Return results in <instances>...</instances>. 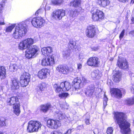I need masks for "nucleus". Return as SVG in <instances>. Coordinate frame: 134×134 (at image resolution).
Returning <instances> with one entry per match:
<instances>
[{
	"label": "nucleus",
	"mask_w": 134,
	"mask_h": 134,
	"mask_svg": "<svg viewBox=\"0 0 134 134\" xmlns=\"http://www.w3.org/2000/svg\"><path fill=\"white\" fill-rule=\"evenodd\" d=\"M113 129L112 127H108L107 130V133L108 134H113Z\"/></svg>",
	"instance_id": "40"
},
{
	"label": "nucleus",
	"mask_w": 134,
	"mask_h": 134,
	"mask_svg": "<svg viewBox=\"0 0 134 134\" xmlns=\"http://www.w3.org/2000/svg\"><path fill=\"white\" fill-rule=\"evenodd\" d=\"M70 18L71 19L75 18L76 15V12L74 10H70L69 12Z\"/></svg>",
	"instance_id": "33"
},
{
	"label": "nucleus",
	"mask_w": 134,
	"mask_h": 134,
	"mask_svg": "<svg viewBox=\"0 0 134 134\" xmlns=\"http://www.w3.org/2000/svg\"><path fill=\"white\" fill-rule=\"evenodd\" d=\"M110 2L109 0H97L98 4L101 7H105L109 5Z\"/></svg>",
	"instance_id": "24"
},
{
	"label": "nucleus",
	"mask_w": 134,
	"mask_h": 134,
	"mask_svg": "<svg viewBox=\"0 0 134 134\" xmlns=\"http://www.w3.org/2000/svg\"><path fill=\"white\" fill-rule=\"evenodd\" d=\"M93 14L92 18L94 21H100L104 18V13L99 9H95Z\"/></svg>",
	"instance_id": "11"
},
{
	"label": "nucleus",
	"mask_w": 134,
	"mask_h": 134,
	"mask_svg": "<svg viewBox=\"0 0 134 134\" xmlns=\"http://www.w3.org/2000/svg\"><path fill=\"white\" fill-rule=\"evenodd\" d=\"M44 20L41 17H35L32 18L31 20V23L32 25L35 27L38 28H41L44 25Z\"/></svg>",
	"instance_id": "6"
},
{
	"label": "nucleus",
	"mask_w": 134,
	"mask_h": 134,
	"mask_svg": "<svg viewBox=\"0 0 134 134\" xmlns=\"http://www.w3.org/2000/svg\"><path fill=\"white\" fill-rule=\"evenodd\" d=\"M66 67H65L62 65H58L56 68V70L58 72L64 74H67L66 70Z\"/></svg>",
	"instance_id": "22"
},
{
	"label": "nucleus",
	"mask_w": 134,
	"mask_h": 134,
	"mask_svg": "<svg viewBox=\"0 0 134 134\" xmlns=\"http://www.w3.org/2000/svg\"><path fill=\"white\" fill-rule=\"evenodd\" d=\"M51 9L50 7L49 6H48L47 5H46V9H45V11L46 10H49Z\"/></svg>",
	"instance_id": "54"
},
{
	"label": "nucleus",
	"mask_w": 134,
	"mask_h": 134,
	"mask_svg": "<svg viewBox=\"0 0 134 134\" xmlns=\"http://www.w3.org/2000/svg\"><path fill=\"white\" fill-rule=\"evenodd\" d=\"M30 75L29 74L26 72L23 73L20 77V83L22 87H26L30 81Z\"/></svg>",
	"instance_id": "7"
},
{
	"label": "nucleus",
	"mask_w": 134,
	"mask_h": 134,
	"mask_svg": "<svg viewBox=\"0 0 134 134\" xmlns=\"http://www.w3.org/2000/svg\"><path fill=\"white\" fill-rule=\"evenodd\" d=\"M71 130L72 129H69L64 134H70Z\"/></svg>",
	"instance_id": "51"
},
{
	"label": "nucleus",
	"mask_w": 134,
	"mask_h": 134,
	"mask_svg": "<svg viewBox=\"0 0 134 134\" xmlns=\"http://www.w3.org/2000/svg\"><path fill=\"white\" fill-rule=\"evenodd\" d=\"M69 96V94L65 92L59 95V97L61 98H65Z\"/></svg>",
	"instance_id": "36"
},
{
	"label": "nucleus",
	"mask_w": 134,
	"mask_h": 134,
	"mask_svg": "<svg viewBox=\"0 0 134 134\" xmlns=\"http://www.w3.org/2000/svg\"><path fill=\"white\" fill-rule=\"evenodd\" d=\"M44 9L43 8H41L37 10L35 13L36 15H38L39 14H41L43 13L44 11Z\"/></svg>",
	"instance_id": "42"
},
{
	"label": "nucleus",
	"mask_w": 134,
	"mask_h": 134,
	"mask_svg": "<svg viewBox=\"0 0 134 134\" xmlns=\"http://www.w3.org/2000/svg\"><path fill=\"white\" fill-rule=\"evenodd\" d=\"M19 87V81L16 79H14L12 81V88L13 90L18 89Z\"/></svg>",
	"instance_id": "29"
},
{
	"label": "nucleus",
	"mask_w": 134,
	"mask_h": 134,
	"mask_svg": "<svg viewBox=\"0 0 134 134\" xmlns=\"http://www.w3.org/2000/svg\"><path fill=\"white\" fill-rule=\"evenodd\" d=\"M117 65L119 68L122 69L127 70L129 69L128 63L125 59H119L118 60Z\"/></svg>",
	"instance_id": "13"
},
{
	"label": "nucleus",
	"mask_w": 134,
	"mask_h": 134,
	"mask_svg": "<svg viewBox=\"0 0 134 134\" xmlns=\"http://www.w3.org/2000/svg\"><path fill=\"white\" fill-rule=\"evenodd\" d=\"M51 134H61V133L57 131H54L52 132Z\"/></svg>",
	"instance_id": "53"
},
{
	"label": "nucleus",
	"mask_w": 134,
	"mask_h": 134,
	"mask_svg": "<svg viewBox=\"0 0 134 134\" xmlns=\"http://www.w3.org/2000/svg\"><path fill=\"white\" fill-rule=\"evenodd\" d=\"M6 70L5 68L0 66V80L4 79L5 77Z\"/></svg>",
	"instance_id": "25"
},
{
	"label": "nucleus",
	"mask_w": 134,
	"mask_h": 134,
	"mask_svg": "<svg viewBox=\"0 0 134 134\" xmlns=\"http://www.w3.org/2000/svg\"><path fill=\"white\" fill-rule=\"evenodd\" d=\"M48 70L44 68L40 70L38 72V76L41 79H44L47 77Z\"/></svg>",
	"instance_id": "19"
},
{
	"label": "nucleus",
	"mask_w": 134,
	"mask_h": 134,
	"mask_svg": "<svg viewBox=\"0 0 134 134\" xmlns=\"http://www.w3.org/2000/svg\"><path fill=\"white\" fill-rule=\"evenodd\" d=\"M61 125V123L58 120L49 119L47 121V126L52 129H57Z\"/></svg>",
	"instance_id": "10"
},
{
	"label": "nucleus",
	"mask_w": 134,
	"mask_h": 134,
	"mask_svg": "<svg viewBox=\"0 0 134 134\" xmlns=\"http://www.w3.org/2000/svg\"><path fill=\"white\" fill-rule=\"evenodd\" d=\"M79 57L80 60L81 61L84 58V56L82 54H80L79 55Z\"/></svg>",
	"instance_id": "50"
},
{
	"label": "nucleus",
	"mask_w": 134,
	"mask_h": 134,
	"mask_svg": "<svg viewBox=\"0 0 134 134\" xmlns=\"http://www.w3.org/2000/svg\"><path fill=\"white\" fill-rule=\"evenodd\" d=\"M15 26V24H12L11 26H8L6 28V31L7 32H11Z\"/></svg>",
	"instance_id": "37"
},
{
	"label": "nucleus",
	"mask_w": 134,
	"mask_h": 134,
	"mask_svg": "<svg viewBox=\"0 0 134 134\" xmlns=\"http://www.w3.org/2000/svg\"><path fill=\"white\" fill-rule=\"evenodd\" d=\"M102 76L101 72L98 70H94L91 73V77L93 79H99Z\"/></svg>",
	"instance_id": "21"
},
{
	"label": "nucleus",
	"mask_w": 134,
	"mask_h": 134,
	"mask_svg": "<svg viewBox=\"0 0 134 134\" xmlns=\"http://www.w3.org/2000/svg\"><path fill=\"white\" fill-rule=\"evenodd\" d=\"M7 103L9 105H15L20 103L19 99L16 97L13 96L8 98L7 100Z\"/></svg>",
	"instance_id": "18"
},
{
	"label": "nucleus",
	"mask_w": 134,
	"mask_h": 134,
	"mask_svg": "<svg viewBox=\"0 0 134 134\" xmlns=\"http://www.w3.org/2000/svg\"><path fill=\"white\" fill-rule=\"evenodd\" d=\"M0 134H3L2 133L0 132Z\"/></svg>",
	"instance_id": "62"
},
{
	"label": "nucleus",
	"mask_w": 134,
	"mask_h": 134,
	"mask_svg": "<svg viewBox=\"0 0 134 134\" xmlns=\"http://www.w3.org/2000/svg\"><path fill=\"white\" fill-rule=\"evenodd\" d=\"M65 55L66 56V57H67L69 55H66L65 54Z\"/></svg>",
	"instance_id": "61"
},
{
	"label": "nucleus",
	"mask_w": 134,
	"mask_h": 134,
	"mask_svg": "<svg viewBox=\"0 0 134 134\" xmlns=\"http://www.w3.org/2000/svg\"><path fill=\"white\" fill-rule=\"evenodd\" d=\"M5 24V23L4 22H1L0 21V25H4Z\"/></svg>",
	"instance_id": "59"
},
{
	"label": "nucleus",
	"mask_w": 134,
	"mask_h": 134,
	"mask_svg": "<svg viewBox=\"0 0 134 134\" xmlns=\"http://www.w3.org/2000/svg\"><path fill=\"white\" fill-rule=\"evenodd\" d=\"M76 45V43L72 40L70 41L68 45V48L70 50L73 49Z\"/></svg>",
	"instance_id": "32"
},
{
	"label": "nucleus",
	"mask_w": 134,
	"mask_h": 134,
	"mask_svg": "<svg viewBox=\"0 0 134 134\" xmlns=\"http://www.w3.org/2000/svg\"><path fill=\"white\" fill-rule=\"evenodd\" d=\"M21 66L17 64H11L9 66L10 70L12 71H14L15 70H16L18 69Z\"/></svg>",
	"instance_id": "30"
},
{
	"label": "nucleus",
	"mask_w": 134,
	"mask_h": 134,
	"mask_svg": "<svg viewBox=\"0 0 134 134\" xmlns=\"http://www.w3.org/2000/svg\"><path fill=\"white\" fill-rule=\"evenodd\" d=\"M65 15V11L64 10L60 9L54 11L51 14L53 19L55 20H61Z\"/></svg>",
	"instance_id": "9"
},
{
	"label": "nucleus",
	"mask_w": 134,
	"mask_h": 134,
	"mask_svg": "<svg viewBox=\"0 0 134 134\" xmlns=\"http://www.w3.org/2000/svg\"><path fill=\"white\" fill-rule=\"evenodd\" d=\"M134 3V0H131V4H133Z\"/></svg>",
	"instance_id": "60"
},
{
	"label": "nucleus",
	"mask_w": 134,
	"mask_h": 134,
	"mask_svg": "<svg viewBox=\"0 0 134 134\" xmlns=\"http://www.w3.org/2000/svg\"><path fill=\"white\" fill-rule=\"evenodd\" d=\"M53 87L57 93H59L62 91H68L71 88V85L70 83L66 81L62 82L60 84H54Z\"/></svg>",
	"instance_id": "4"
},
{
	"label": "nucleus",
	"mask_w": 134,
	"mask_h": 134,
	"mask_svg": "<svg viewBox=\"0 0 134 134\" xmlns=\"http://www.w3.org/2000/svg\"><path fill=\"white\" fill-rule=\"evenodd\" d=\"M3 6L2 4H0V9L1 10L3 8Z\"/></svg>",
	"instance_id": "57"
},
{
	"label": "nucleus",
	"mask_w": 134,
	"mask_h": 134,
	"mask_svg": "<svg viewBox=\"0 0 134 134\" xmlns=\"http://www.w3.org/2000/svg\"><path fill=\"white\" fill-rule=\"evenodd\" d=\"M74 69L72 67L69 68L68 67H66V70L67 71V74L69 72H72L73 71Z\"/></svg>",
	"instance_id": "44"
},
{
	"label": "nucleus",
	"mask_w": 134,
	"mask_h": 134,
	"mask_svg": "<svg viewBox=\"0 0 134 134\" xmlns=\"http://www.w3.org/2000/svg\"><path fill=\"white\" fill-rule=\"evenodd\" d=\"M131 91L132 93H134V85H133L132 86Z\"/></svg>",
	"instance_id": "52"
},
{
	"label": "nucleus",
	"mask_w": 134,
	"mask_h": 134,
	"mask_svg": "<svg viewBox=\"0 0 134 134\" xmlns=\"http://www.w3.org/2000/svg\"><path fill=\"white\" fill-rule=\"evenodd\" d=\"M113 60V59H112V58L111 59V60Z\"/></svg>",
	"instance_id": "63"
},
{
	"label": "nucleus",
	"mask_w": 134,
	"mask_h": 134,
	"mask_svg": "<svg viewBox=\"0 0 134 134\" xmlns=\"http://www.w3.org/2000/svg\"><path fill=\"white\" fill-rule=\"evenodd\" d=\"M55 114V115L57 116V118L60 120H62L64 119L66 116L64 113L58 110L56 111Z\"/></svg>",
	"instance_id": "27"
},
{
	"label": "nucleus",
	"mask_w": 134,
	"mask_h": 134,
	"mask_svg": "<svg viewBox=\"0 0 134 134\" xmlns=\"http://www.w3.org/2000/svg\"><path fill=\"white\" fill-rule=\"evenodd\" d=\"M88 80H87L84 77H82V80H81V82L83 83V84H85L89 82Z\"/></svg>",
	"instance_id": "43"
},
{
	"label": "nucleus",
	"mask_w": 134,
	"mask_h": 134,
	"mask_svg": "<svg viewBox=\"0 0 134 134\" xmlns=\"http://www.w3.org/2000/svg\"><path fill=\"white\" fill-rule=\"evenodd\" d=\"M129 34L132 35H134V30L131 31L130 32Z\"/></svg>",
	"instance_id": "56"
},
{
	"label": "nucleus",
	"mask_w": 134,
	"mask_h": 134,
	"mask_svg": "<svg viewBox=\"0 0 134 134\" xmlns=\"http://www.w3.org/2000/svg\"><path fill=\"white\" fill-rule=\"evenodd\" d=\"M41 124L40 122L36 121H30L29 122L27 131L29 132L37 131L41 128Z\"/></svg>",
	"instance_id": "5"
},
{
	"label": "nucleus",
	"mask_w": 134,
	"mask_h": 134,
	"mask_svg": "<svg viewBox=\"0 0 134 134\" xmlns=\"http://www.w3.org/2000/svg\"><path fill=\"white\" fill-rule=\"evenodd\" d=\"M27 25L25 22L19 23L16 26L13 36L16 39L25 35L27 31Z\"/></svg>",
	"instance_id": "3"
},
{
	"label": "nucleus",
	"mask_w": 134,
	"mask_h": 134,
	"mask_svg": "<svg viewBox=\"0 0 134 134\" xmlns=\"http://www.w3.org/2000/svg\"><path fill=\"white\" fill-rule=\"evenodd\" d=\"M85 123L86 125H89L90 124L89 118H86L85 120Z\"/></svg>",
	"instance_id": "47"
},
{
	"label": "nucleus",
	"mask_w": 134,
	"mask_h": 134,
	"mask_svg": "<svg viewBox=\"0 0 134 134\" xmlns=\"http://www.w3.org/2000/svg\"><path fill=\"white\" fill-rule=\"evenodd\" d=\"M131 20L132 22V23L134 24V18L133 17L132 18Z\"/></svg>",
	"instance_id": "58"
},
{
	"label": "nucleus",
	"mask_w": 134,
	"mask_h": 134,
	"mask_svg": "<svg viewBox=\"0 0 134 134\" xmlns=\"http://www.w3.org/2000/svg\"><path fill=\"white\" fill-rule=\"evenodd\" d=\"M125 32V30L124 29L122 31L121 34H120L119 36V38L120 39L122 38L124 36V33Z\"/></svg>",
	"instance_id": "45"
},
{
	"label": "nucleus",
	"mask_w": 134,
	"mask_h": 134,
	"mask_svg": "<svg viewBox=\"0 0 134 134\" xmlns=\"http://www.w3.org/2000/svg\"><path fill=\"white\" fill-rule=\"evenodd\" d=\"M121 75V72L120 71L118 70L115 71V72L113 76L114 81L116 82H119L120 80Z\"/></svg>",
	"instance_id": "23"
},
{
	"label": "nucleus",
	"mask_w": 134,
	"mask_h": 134,
	"mask_svg": "<svg viewBox=\"0 0 134 134\" xmlns=\"http://www.w3.org/2000/svg\"><path fill=\"white\" fill-rule=\"evenodd\" d=\"M102 91V89L100 88H97L96 91V92L97 93L99 94L100 92Z\"/></svg>",
	"instance_id": "49"
},
{
	"label": "nucleus",
	"mask_w": 134,
	"mask_h": 134,
	"mask_svg": "<svg viewBox=\"0 0 134 134\" xmlns=\"http://www.w3.org/2000/svg\"><path fill=\"white\" fill-rule=\"evenodd\" d=\"M99 63L98 58L96 57L90 58L87 61V64L88 65L94 66H98Z\"/></svg>",
	"instance_id": "15"
},
{
	"label": "nucleus",
	"mask_w": 134,
	"mask_h": 134,
	"mask_svg": "<svg viewBox=\"0 0 134 134\" xmlns=\"http://www.w3.org/2000/svg\"><path fill=\"white\" fill-rule=\"evenodd\" d=\"M34 40L31 38H28L21 41L19 46V48L23 50L26 49L25 52V57L28 59L30 58L34 55L37 54L39 51V49L37 46L34 45L31 48L30 47L34 43Z\"/></svg>",
	"instance_id": "1"
},
{
	"label": "nucleus",
	"mask_w": 134,
	"mask_h": 134,
	"mask_svg": "<svg viewBox=\"0 0 134 134\" xmlns=\"http://www.w3.org/2000/svg\"><path fill=\"white\" fill-rule=\"evenodd\" d=\"M38 88L41 91L43 90L45 88V84L44 83H43L39 84L38 86Z\"/></svg>",
	"instance_id": "41"
},
{
	"label": "nucleus",
	"mask_w": 134,
	"mask_h": 134,
	"mask_svg": "<svg viewBox=\"0 0 134 134\" xmlns=\"http://www.w3.org/2000/svg\"><path fill=\"white\" fill-rule=\"evenodd\" d=\"M119 1L122 2H126L129 1V0H118Z\"/></svg>",
	"instance_id": "55"
},
{
	"label": "nucleus",
	"mask_w": 134,
	"mask_h": 134,
	"mask_svg": "<svg viewBox=\"0 0 134 134\" xmlns=\"http://www.w3.org/2000/svg\"><path fill=\"white\" fill-rule=\"evenodd\" d=\"M126 103L128 105L134 104V97L132 98L129 99L126 101Z\"/></svg>",
	"instance_id": "34"
},
{
	"label": "nucleus",
	"mask_w": 134,
	"mask_h": 134,
	"mask_svg": "<svg viewBox=\"0 0 134 134\" xmlns=\"http://www.w3.org/2000/svg\"><path fill=\"white\" fill-rule=\"evenodd\" d=\"M60 107L62 108L67 109L68 108V105L66 103H64V106H62V105H61Z\"/></svg>",
	"instance_id": "48"
},
{
	"label": "nucleus",
	"mask_w": 134,
	"mask_h": 134,
	"mask_svg": "<svg viewBox=\"0 0 134 134\" xmlns=\"http://www.w3.org/2000/svg\"><path fill=\"white\" fill-rule=\"evenodd\" d=\"M108 100V98L106 96L105 93L104 94V96L103 98V104L104 108L107 105V102Z\"/></svg>",
	"instance_id": "39"
},
{
	"label": "nucleus",
	"mask_w": 134,
	"mask_h": 134,
	"mask_svg": "<svg viewBox=\"0 0 134 134\" xmlns=\"http://www.w3.org/2000/svg\"><path fill=\"white\" fill-rule=\"evenodd\" d=\"M81 2V0H74L71 1L69 4V5L70 6L76 7L80 5Z\"/></svg>",
	"instance_id": "28"
},
{
	"label": "nucleus",
	"mask_w": 134,
	"mask_h": 134,
	"mask_svg": "<svg viewBox=\"0 0 134 134\" xmlns=\"http://www.w3.org/2000/svg\"><path fill=\"white\" fill-rule=\"evenodd\" d=\"M41 51L43 55L45 57L48 56H50L49 54L53 52V49L50 47H44L42 48Z\"/></svg>",
	"instance_id": "20"
},
{
	"label": "nucleus",
	"mask_w": 134,
	"mask_h": 134,
	"mask_svg": "<svg viewBox=\"0 0 134 134\" xmlns=\"http://www.w3.org/2000/svg\"><path fill=\"white\" fill-rule=\"evenodd\" d=\"M114 115V118L119 126L121 133L124 134L130 133L131 124L127 120L125 115L122 113L117 112Z\"/></svg>",
	"instance_id": "2"
},
{
	"label": "nucleus",
	"mask_w": 134,
	"mask_h": 134,
	"mask_svg": "<svg viewBox=\"0 0 134 134\" xmlns=\"http://www.w3.org/2000/svg\"><path fill=\"white\" fill-rule=\"evenodd\" d=\"M95 87L92 85L87 87L85 90V94L87 97H91L92 96L94 91Z\"/></svg>",
	"instance_id": "17"
},
{
	"label": "nucleus",
	"mask_w": 134,
	"mask_h": 134,
	"mask_svg": "<svg viewBox=\"0 0 134 134\" xmlns=\"http://www.w3.org/2000/svg\"><path fill=\"white\" fill-rule=\"evenodd\" d=\"M20 105L19 103L15 105L13 107L14 113L17 116H18L20 112Z\"/></svg>",
	"instance_id": "26"
},
{
	"label": "nucleus",
	"mask_w": 134,
	"mask_h": 134,
	"mask_svg": "<svg viewBox=\"0 0 134 134\" xmlns=\"http://www.w3.org/2000/svg\"><path fill=\"white\" fill-rule=\"evenodd\" d=\"M111 93L114 96L119 98L121 97L122 94L125 93V90L123 89L120 90L117 88H114L111 90Z\"/></svg>",
	"instance_id": "16"
},
{
	"label": "nucleus",
	"mask_w": 134,
	"mask_h": 134,
	"mask_svg": "<svg viewBox=\"0 0 134 134\" xmlns=\"http://www.w3.org/2000/svg\"><path fill=\"white\" fill-rule=\"evenodd\" d=\"M51 106V105L49 104H47L45 105H43L41 106V110L43 112H46L49 109V108Z\"/></svg>",
	"instance_id": "31"
},
{
	"label": "nucleus",
	"mask_w": 134,
	"mask_h": 134,
	"mask_svg": "<svg viewBox=\"0 0 134 134\" xmlns=\"http://www.w3.org/2000/svg\"><path fill=\"white\" fill-rule=\"evenodd\" d=\"M93 132V133H94V134H95V132H94V131Z\"/></svg>",
	"instance_id": "64"
},
{
	"label": "nucleus",
	"mask_w": 134,
	"mask_h": 134,
	"mask_svg": "<svg viewBox=\"0 0 134 134\" xmlns=\"http://www.w3.org/2000/svg\"><path fill=\"white\" fill-rule=\"evenodd\" d=\"M77 69L79 70L80 69L82 68V64L80 63H77Z\"/></svg>",
	"instance_id": "46"
},
{
	"label": "nucleus",
	"mask_w": 134,
	"mask_h": 134,
	"mask_svg": "<svg viewBox=\"0 0 134 134\" xmlns=\"http://www.w3.org/2000/svg\"><path fill=\"white\" fill-rule=\"evenodd\" d=\"M5 120L3 118H0V127H2L5 125Z\"/></svg>",
	"instance_id": "38"
},
{
	"label": "nucleus",
	"mask_w": 134,
	"mask_h": 134,
	"mask_svg": "<svg viewBox=\"0 0 134 134\" xmlns=\"http://www.w3.org/2000/svg\"><path fill=\"white\" fill-rule=\"evenodd\" d=\"M54 57L53 55L47 56L42 60V65L43 66L53 65L54 64Z\"/></svg>",
	"instance_id": "12"
},
{
	"label": "nucleus",
	"mask_w": 134,
	"mask_h": 134,
	"mask_svg": "<svg viewBox=\"0 0 134 134\" xmlns=\"http://www.w3.org/2000/svg\"><path fill=\"white\" fill-rule=\"evenodd\" d=\"M87 36L90 38L93 37L96 34V29L94 26H90L86 31Z\"/></svg>",
	"instance_id": "14"
},
{
	"label": "nucleus",
	"mask_w": 134,
	"mask_h": 134,
	"mask_svg": "<svg viewBox=\"0 0 134 134\" xmlns=\"http://www.w3.org/2000/svg\"><path fill=\"white\" fill-rule=\"evenodd\" d=\"M81 80L79 78H75L73 81L72 85L73 90L79 94L82 93V90L81 88L80 84Z\"/></svg>",
	"instance_id": "8"
},
{
	"label": "nucleus",
	"mask_w": 134,
	"mask_h": 134,
	"mask_svg": "<svg viewBox=\"0 0 134 134\" xmlns=\"http://www.w3.org/2000/svg\"><path fill=\"white\" fill-rule=\"evenodd\" d=\"M62 0H52L51 3L53 5H58L62 3Z\"/></svg>",
	"instance_id": "35"
}]
</instances>
